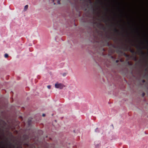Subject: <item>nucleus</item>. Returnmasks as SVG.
Segmentation results:
<instances>
[{"mask_svg": "<svg viewBox=\"0 0 148 148\" xmlns=\"http://www.w3.org/2000/svg\"><path fill=\"white\" fill-rule=\"evenodd\" d=\"M28 5H26L25 6L24 9V11H25L27 10V9L28 8Z\"/></svg>", "mask_w": 148, "mask_h": 148, "instance_id": "obj_3", "label": "nucleus"}, {"mask_svg": "<svg viewBox=\"0 0 148 148\" xmlns=\"http://www.w3.org/2000/svg\"><path fill=\"white\" fill-rule=\"evenodd\" d=\"M23 139L24 141H27L29 139V136L27 134H24L23 136Z\"/></svg>", "mask_w": 148, "mask_h": 148, "instance_id": "obj_2", "label": "nucleus"}, {"mask_svg": "<svg viewBox=\"0 0 148 148\" xmlns=\"http://www.w3.org/2000/svg\"><path fill=\"white\" fill-rule=\"evenodd\" d=\"M97 128L96 129V130H95V131H96V130H97Z\"/></svg>", "mask_w": 148, "mask_h": 148, "instance_id": "obj_11", "label": "nucleus"}, {"mask_svg": "<svg viewBox=\"0 0 148 148\" xmlns=\"http://www.w3.org/2000/svg\"><path fill=\"white\" fill-rule=\"evenodd\" d=\"M58 3L59 4H60V3H59V2H58Z\"/></svg>", "mask_w": 148, "mask_h": 148, "instance_id": "obj_13", "label": "nucleus"}, {"mask_svg": "<svg viewBox=\"0 0 148 148\" xmlns=\"http://www.w3.org/2000/svg\"><path fill=\"white\" fill-rule=\"evenodd\" d=\"M47 87L49 89H50L51 88V86L50 85H48L47 86Z\"/></svg>", "mask_w": 148, "mask_h": 148, "instance_id": "obj_5", "label": "nucleus"}, {"mask_svg": "<svg viewBox=\"0 0 148 148\" xmlns=\"http://www.w3.org/2000/svg\"><path fill=\"white\" fill-rule=\"evenodd\" d=\"M118 62V61L117 60H116V62Z\"/></svg>", "mask_w": 148, "mask_h": 148, "instance_id": "obj_9", "label": "nucleus"}, {"mask_svg": "<svg viewBox=\"0 0 148 148\" xmlns=\"http://www.w3.org/2000/svg\"><path fill=\"white\" fill-rule=\"evenodd\" d=\"M55 87L56 88L61 89L64 87L65 86L63 84H55Z\"/></svg>", "mask_w": 148, "mask_h": 148, "instance_id": "obj_1", "label": "nucleus"}, {"mask_svg": "<svg viewBox=\"0 0 148 148\" xmlns=\"http://www.w3.org/2000/svg\"><path fill=\"white\" fill-rule=\"evenodd\" d=\"M45 116V114H42V116H43L44 117V116Z\"/></svg>", "mask_w": 148, "mask_h": 148, "instance_id": "obj_8", "label": "nucleus"}, {"mask_svg": "<svg viewBox=\"0 0 148 148\" xmlns=\"http://www.w3.org/2000/svg\"><path fill=\"white\" fill-rule=\"evenodd\" d=\"M142 96L143 97H144L145 96V93H143V94H142Z\"/></svg>", "mask_w": 148, "mask_h": 148, "instance_id": "obj_6", "label": "nucleus"}, {"mask_svg": "<svg viewBox=\"0 0 148 148\" xmlns=\"http://www.w3.org/2000/svg\"><path fill=\"white\" fill-rule=\"evenodd\" d=\"M66 75V73H64L63 74V75H63V76H65Z\"/></svg>", "mask_w": 148, "mask_h": 148, "instance_id": "obj_7", "label": "nucleus"}, {"mask_svg": "<svg viewBox=\"0 0 148 148\" xmlns=\"http://www.w3.org/2000/svg\"><path fill=\"white\" fill-rule=\"evenodd\" d=\"M13 146H14V147H15V146H14V145H13Z\"/></svg>", "mask_w": 148, "mask_h": 148, "instance_id": "obj_12", "label": "nucleus"}, {"mask_svg": "<svg viewBox=\"0 0 148 148\" xmlns=\"http://www.w3.org/2000/svg\"><path fill=\"white\" fill-rule=\"evenodd\" d=\"M4 56L5 58H7L8 56V55L7 54H5Z\"/></svg>", "mask_w": 148, "mask_h": 148, "instance_id": "obj_4", "label": "nucleus"}, {"mask_svg": "<svg viewBox=\"0 0 148 148\" xmlns=\"http://www.w3.org/2000/svg\"><path fill=\"white\" fill-rule=\"evenodd\" d=\"M143 82H145V81H144L143 80Z\"/></svg>", "mask_w": 148, "mask_h": 148, "instance_id": "obj_10", "label": "nucleus"}]
</instances>
